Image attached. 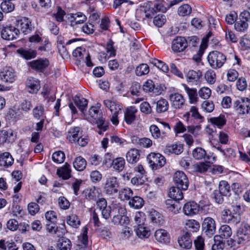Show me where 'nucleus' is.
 <instances>
[{
  "instance_id": "c756f323",
  "label": "nucleus",
  "mask_w": 250,
  "mask_h": 250,
  "mask_svg": "<svg viewBox=\"0 0 250 250\" xmlns=\"http://www.w3.org/2000/svg\"><path fill=\"white\" fill-rule=\"evenodd\" d=\"M166 205L168 211L173 214L178 213L181 208L180 204L175 200H167L166 201Z\"/></svg>"
},
{
  "instance_id": "9d476101",
  "label": "nucleus",
  "mask_w": 250,
  "mask_h": 250,
  "mask_svg": "<svg viewBox=\"0 0 250 250\" xmlns=\"http://www.w3.org/2000/svg\"><path fill=\"white\" fill-rule=\"evenodd\" d=\"M221 219L224 223L234 225H237L240 221V218L238 215H235L228 209H225L222 211Z\"/></svg>"
},
{
  "instance_id": "de8ad7c7",
  "label": "nucleus",
  "mask_w": 250,
  "mask_h": 250,
  "mask_svg": "<svg viewBox=\"0 0 250 250\" xmlns=\"http://www.w3.org/2000/svg\"><path fill=\"white\" fill-rule=\"evenodd\" d=\"M0 4V8L5 13H9L13 11L15 8V5L13 3V0H3Z\"/></svg>"
},
{
  "instance_id": "7c9ffc66",
  "label": "nucleus",
  "mask_w": 250,
  "mask_h": 250,
  "mask_svg": "<svg viewBox=\"0 0 250 250\" xmlns=\"http://www.w3.org/2000/svg\"><path fill=\"white\" fill-rule=\"evenodd\" d=\"M27 88L30 93H36L40 88V82L34 78L28 79L27 84Z\"/></svg>"
},
{
  "instance_id": "9b49d317",
  "label": "nucleus",
  "mask_w": 250,
  "mask_h": 250,
  "mask_svg": "<svg viewBox=\"0 0 250 250\" xmlns=\"http://www.w3.org/2000/svg\"><path fill=\"white\" fill-rule=\"evenodd\" d=\"M17 28L21 30L25 35L29 34L33 29L34 27L30 20L27 18H23L16 21Z\"/></svg>"
},
{
  "instance_id": "dca6fc26",
  "label": "nucleus",
  "mask_w": 250,
  "mask_h": 250,
  "mask_svg": "<svg viewBox=\"0 0 250 250\" xmlns=\"http://www.w3.org/2000/svg\"><path fill=\"white\" fill-rule=\"evenodd\" d=\"M172 105L174 108H181L185 104L183 96L178 93L171 94L169 96Z\"/></svg>"
},
{
  "instance_id": "7ed1b4c3",
  "label": "nucleus",
  "mask_w": 250,
  "mask_h": 250,
  "mask_svg": "<svg viewBox=\"0 0 250 250\" xmlns=\"http://www.w3.org/2000/svg\"><path fill=\"white\" fill-rule=\"evenodd\" d=\"M209 66L214 69L222 67L226 61V56L222 52L217 51L210 52L207 58Z\"/></svg>"
},
{
  "instance_id": "864d4df0",
  "label": "nucleus",
  "mask_w": 250,
  "mask_h": 250,
  "mask_svg": "<svg viewBox=\"0 0 250 250\" xmlns=\"http://www.w3.org/2000/svg\"><path fill=\"white\" fill-rule=\"evenodd\" d=\"M67 224L72 227L77 228L80 225V221L75 214L69 215L66 220Z\"/></svg>"
},
{
  "instance_id": "c9c22d12",
  "label": "nucleus",
  "mask_w": 250,
  "mask_h": 250,
  "mask_svg": "<svg viewBox=\"0 0 250 250\" xmlns=\"http://www.w3.org/2000/svg\"><path fill=\"white\" fill-rule=\"evenodd\" d=\"M169 107L168 102L165 99L161 98L156 103V110L158 113L167 111Z\"/></svg>"
},
{
  "instance_id": "c03bdc74",
  "label": "nucleus",
  "mask_w": 250,
  "mask_h": 250,
  "mask_svg": "<svg viewBox=\"0 0 250 250\" xmlns=\"http://www.w3.org/2000/svg\"><path fill=\"white\" fill-rule=\"evenodd\" d=\"M183 85L188 96L190 102L191 103L196 102L197 98V90L195 88H190L185 84Z\"/></svg>"
},
{
  "instance_id": "680f3d73",
  "label": "nucleus",
  "mask_w": 250,
  "mask_h": 250,
  "mask_svg": "<svg viewBox=\"0 0 250 250\" xmlns=\"http://www.w3.org/2000/svg\"><path fill=\"white\" fill-rule=\"evenodd\" d=\"M166 21V17L164 15H158L154 18L153 23L155 26L162 27Z\"/></svg>"
},
{
  "instance_id": "3c124183",
  "label": "nucleus",
  "mask_w": 250,
  "mask_h": 250,
  "mask_svg": "<svg viewBox=\"0 0 250 250\" xmlns=\"http://www.w3.org/2000/svg\"><path fill=\"white\" fill-rule=\"evenodd\" d=\"M112 211L113 215L125 216V208L120 204H114L112 205Z\"/></svg>"
},
{
  "instance_id": "b1692460",
  "label": "nucleus",
  "mask_w": 250,
  "mask_h": 250,
  "mask_svg": "<svg viewBox=\"0 0 250 250\" xmlns=\"http://www.w3.org/2000/svg\"><path fill=\"white\" fill-rule=\"evenodd\" d=\"M73 101L79 109L84 113L88 104V100L81 95H77L73 97Z\"/></svg>"
},
{
  "instance_id": "79ce46f5",
  "label": "nucleus",
  "mask_w": 250,
  "mask_h": 250,
  "mask_svg": "<svg viewBox=\"0 0 250 250\" xmlns=\"http://www.w3.org/2000/svg\"><path fill=\"white\" fill-rule=\"evenodd\" d=\"M144 201L143 199L139 196H134L129 201V205L134 208L139 209L141 208L144 205Z\"/></svg>"
},
{
  "instance_id": "e2e57ef3",
  "label": "nucleus",
  "mask_w": 250,
  "mask_h": 250,
  "mask_svg": "<svg viewBox=\"0 0 250 250\" xmlns=\"http://www.w3.org/2000/svg\"><path fill=\"white\" fill-rule=\"evenodd\" d=\"M149 131L154 139H157L161 137L160 130L157 125H151L149 126Z\"/></svg>"
},
{
  "instance_id": "bf43d9fd",
  "label": "nucleus",
  "mask_w": 250,
  "mask_h": 250,
  "mask_svg": "<svg viewBox=\"0 0 250 250\" xmlns=\"http://www.w3.org/2000/svg\"><path fill=\"white\" fill-rule=\"evenodd\" d=\"M205 78L209 84H213L216 81V74L214 70L210 69L205 74Z\"/></svg>"
},
{
  "instance_id": "774afa93",
  "label": "nucleus",
  "mask_w": 250,
  "mask_h": 250,
  "mask_svg": "<svg viewBox=\"0 0 250 250\" xmlns=\"http://www.w3.org/2000/svg\"><path fill=\"white\" fill-rule=\"evenodd\" d=\"M43 112L44 108L42 105L37 106L33 110V116L37 119H42Z\"/></svg>"
},
{
  "instance_id": "4468645a",
  "label": "nucleus",
  "mask_w": 250,
  "mask_h": 250,
  "mask_svg": "<svg viewBox=\"0 0 250 250\" xmlns=\"http://www.w3.org/2000/svg\"><path fill=\"white\" fill-rule=\"evenodd\" d=\"M200 206L195 202H189L186 203L183 208L184 214L187 216H192L198 213Z\"/></svg>"
},
{
  "instance_id": "338daca9",
  "label": "nucleus",
  "mask_w": 250,
  "mask_h": 250,
  "mask_svg": "<svg viewBox=\"0 0 250 250\" xmlns=\"http://www.w3.org/2000/svg\"><path fill=\"white\" fill-rule=\"evenodd\" d=\"M137 143L141 147H149L152 145V141L147 138H143L136 139Z\"/></svg>"
},
{
  "instance_id": "4be33fe9",
  "label": "nucleus",
  "mask_w": 250,
  "mask_h": 250,
  "mask_svg": "<svg viewBox=\"0 0 250 250\" xmlns=\"http://www.w3.org/2000/svg\"><path fill=\"white\" fill-rule=\"evenodd\" d=\"M184 118L187 121H189L191 118L198 120L200 122H202L204 119L203 117L199 113L198 108L194 106H191L189 111L184 115Z\"/></svg>"
},
{
  "instance_id": "f03ea898",
  "label": "nucleus",
  "mask_w": 250,
  "mask_h": 250,
  "mask_svg": "<svg viewBox=\"0 0 250 250\" xmlns=\"http://www.w3.org/2000/svg\"><path fill=\"white\" fill-rule=\"evenodd\" d=\"M233 108L240 116L250 114V99L241 97L233 101Z\"/></svg>"
},
{
  "instance_id": "5701e85b",
  "label": "nucleus",
  "mask_w": 250,
  "mask_h": 250,
  "mask_svg": "<svg viewBox=\"0 0 250 250\" xmlns=\"http://www.w3.org/2000/svg\"><path fill=\"white\" fill-rule=\"evenodd\" d=\"M71 169L70 165L67 163L61 167L58 168L57 174L63 180H67L71 177Z\"/></svg>"
},
{
  "instance_id": "e433bc0d",
  "label": "nucleus",
  "mask_w": 250,
  "mask_h": 250,
  "mask_svg": "<svg viewBox=\"0 0 250 250\" xmlns=\"http://www.w3.org/2000/svg\"><path fill=\"white\" fill-rule=\"evenodd\" d=\"M219 236L222 239H227L231 236L232 230L227 225H222L218 230Z\"/></svg>"
},
{
  "instance_id": "bb28decb",
  "label": "nucleus",
  "mask_w": 250,
  "mask_h": 250,
  "mask_svg": "<svg viewBox=\"0 0 250 250\" xmlns=\"http://www.w3.org/2000/svg\"><path fill=\"white\" fill-rule=\"evenodd\" d=\"M86 17L81 12L71 14L70 15V24L74 26L77 24H81L86 21Z\"/></svg>"
},
{
  "instance_id": "39448f33",
  "label": "nucleus",
  "mask_w": 250,
  "mask_h": 250,
  "mask_svg": "<svg viewBox=\"0 0 250 250\" xmlns=\"http://www.w3.org/2000/svg\"><path fill=\"white\" fill-rule=\"evenodd\" d=\"M120 183L115 176H108L104 184V191L107 195H113L118 192Z\"/></svg>"
},
{
  "instance_id": "6e6d98bb",
  "label": "nucleus",
  "mask_w": 250,
  "mask_h": 250,
  "mask_svg": "<svg viewBox=\"0 0 250 250\" xmlns=\"http://www.w3.org/2000/svg\"><path fill=\"white\" fill-rule=\"evenodd\" d=\"M248 27L249 23L244 21H241L239 20H238L234 23V28L238 32H245L248 29Z\"/></svg>"
},
{
  "instance_id": "ddd939ff",
  "label": "nucleus",
  "mask_w": 250,
  "mask_h": 250,
  "mask_svg": "<svg viewBox=\"0 0 250 250\" xmlns=\"http://www.w3.org/2000/svg\"><path fill=\"white\" fill-rule=\"evenodd\" d=\"M49 61L46 59H40L28 62L29 66L33 69L42 72L49 65Z\"/></svg>"
},
{
  "instance_id": "f8f14e48",
  "label": "nucleus",
  "mask_w": 250,
  "mask_h": 250,
  "mask_svg": "<svg viewBox=\"0 0 250 250\" xmlns=\"http://www.w3.org/2000/svg\"><path fill=\"white\" fill-rule=\"evenodd\" d=\"M0 79L4 82L12 83L15 80L16 75L14 69L5 67L0 72Z\"/></svg>"
},
{
  "instance_id": "423d86ee",
  "label": "nucleus",
  "mask_w": 250,
  "mask_h": 250,
  "mask_svg": "<svg viewBox=\"0 0 250 250\" xmlns=\"http://www.w3.org/2000/svg\"><path fill=\"white\" fill-rule=\"evenodd\" d=\"M146 160L152 169L156 170L166 164V159L160 153H151L147 156Z\"/></svg>"
},
{
  "instance_id": "4c0bfd02",
  "label": "nucleus",
  "mask_w": 250,
  "mask_h": 250,
  "mask_svg": "<svg viewBox=\"0 0 250 250\" xmlns=\"http://www.w3.org/2000/svg\"><path fill=\"white\" fill-rule=\"evenodd\" d=\"M136 235L141 238H147L150 235V230L144 225L139 227L134 226Z\"/></svg>"
},
{
  "instance_id": "0e129e2a",
  "label": "nucleus",
  "mask_w": 250,
  "mask_h": 250,
  "mask_svg": "<svg viewBox=\"0 0 250 250\" xmlns=\"http://www.w3.org/2000/svg\"><path fill=\"white\" fill-rule=\"evenodd\" d=\"M202 108L207 112H211L214 109V105L212 101H205L202 104Z\"/></svg>"
},
{
  "instance_id": "a878e982",
  "label": "nucleus",
  "mask_w": 250,
  "mask_h": 250,
  "mask_svg": "<svg viewBox=\"0 0 250 250\" xmlns=\"http://www.w3.org/2000/svg\"><path fill=\"white\" fill-rule=\"evenodd\" d=\"M139 150L136 148L130 149L126 154V161L130 164L136 163L140 159Z\"/></svg>"
},
{
  "instance_id": "5fc2aeb1",
  "label": "nucleus",
  "mask_w": 250,
  "mask_h": 250,
  "mask_svg": "<svg viewBox=\"0 0 250 250\" xmlns=\"http://www.w3.org/2000/svg\"><path fill=\"white\" fill-rule=\"evenodd\" d=\"M65 158V154L62 151H56L53 153L52 156L53 161L58 164L63 163Z\"/></svg>"
},
{
  "instance_id": "f257e3e1",
  "label": "nucleus",
  "mask_w": 250,
  "mask_h": 250,
  "mask_svg": "<svg viewBox=\"0 0 250 250\" xmlns=\"http://www.w3.org/2000/svg\"><path fill=\"white\" fill-rule=\"evenodd\" d=\"M88 118H91L94 122L97 124L99 130L97 131L99 134H102L106 131L108 128V124L102 118V112L100 108L97 106H91L88 110Z\"/></svg>"
},
{
  "instance_id": "8fccbe9b",
  "label": "nucleus",
  "mask_w": 250,
  "mask_h": 250,
  "mask_svg": "<svg viewBox=\"0 0 250 250\" xmlns=\"http://www.w3.org/2000/svg\"><path fill=\"white\" fill-rule=\"evenodd\" d=\"M169 4H167L164 1L161 0H158L157 2L154 4V7L155 12H166L168 8H170Z\"/></svg>"
},
{
  "instance_id": "f704fd0d",
  "label": "nucleus",
  "mask_w": 250,
  "mask_h": 250,
  "mask_svg": "<svg viewBox=\"0 0 250 250\" xmlns=\"http://www.w3.org/2000/svg\"><path fill=\"white\" fill-rule=\"evenodd\" d=\"M86 164L87 163L86 160L82 156L76 157L73 163L74 168L77 170L80 171H83L85 169Z\"/></svg>"
},
{
  "instance_id": "49530a36",
  "label": "nucleus",
  "mask_w": 250,
  "mask_h": 250,
  "mask_svg": "<svg viewBox=\"0 0 250 250\" xmlns=\"http://www.w3.org/2000/svg\"><path fill=\"white\" fill-rule=\"evenodd\" d=\"M112 222L115 225L125 226L128 223V219L126 216L113 215Z\"/></svg>"
},
{
  "instance_id": "37998d69",
  "label": "nucleus",
  "mask_w": 250,
  "mask_h": 250,
  "mask_svg": "<svg viewBox=\"0 0 250 250\" xmlns=\"http://www.w3.org/2000/svg\"><path fill=\"white\" fill-rule=\"evenodd\" d=\"M209 120L212 125L219 127L224 126L226 123V119L224 115H220L217 117L210 118Z\"/></svg>"
},
{
  "instance_id": "6ab92c4d",
  "label": "nucleus",
  "mask_w": 250,
  "mask_h": 250,
  "mask_svg": "<svg viewBox=\"0 0 250 250\" xmlns=\"http://www.w3.org/2000/svg\"><path fill=\"white\" fill-rule=\"evenodd\" d=\"M82 134L81 128L78 126L71 127L67 132L66 138L71 143H76Z\"/></svg>"
},
{
  "instance_id": "393cba45",
  "label": "nucleus",
  "mask_w": 250,
  "mask_h": 250,
  "mask_svg": "<svg viewBox=\"0 0 250 250\" xmlns=\"http://www.w3.org/2000/svg\"><path fill=\"white\" fill-rule=\"evenodd\" d=\"M178 243L180 247L189 249L192 246V240L189 232H185L180 238L178 239Z\"/></svg>"
},
{
  "instance_id": "aec40b11",
  "label": "nucleus",
  "mask_w": 250,
  "mask_h": 250,
  "mask_svg": "<svg viewBox=\"0 0 250 250\" xmlns=\"http://www.w3.org/2000/svg\"><path fill=\"white\" fill-rule=\"evenodd\" d=\"M202 77V73L200 70H189L186 74L188 82L197 84Z\"/></svg>"
},
{
  "instance_id": "c85d7f7f",
  "label": "nucleus",
  "mask_w": 250,
  "mask_h": 250,
  "mask_svg": "<svg viewBox=\"0 0 250 250\" xmlns=\"http://www.w3.org/2000/svg\"><path fill=\"white\" fill-rule=\"evenodd\" d=\"M181 188L173 187L169 189L168 195L171 198V200L178 201L182 200L183 198V194L181 191Z\"/></svg>"
},
{
  "instance_id": "2eb2a0df",
  "label": "nucleus",
  "mask_w": 250,
  "mask_h": 250,
  "mask_svg": "<svg viewBox=\"0 0 250 250\" xmlns=\"http://www.w3.org/2000/svg\"><path fill=\"white\" fill-rule=\"evenodd\" d=\"M187 47V43L184 37H177L172 42V48L174 52H182L184 51Z\"/></svg>"
},
{
  "instance_id": "a211bd4d",
  "label": "nucleus",
  "mask_w": 250,
  "mask_h": 250,
  "mask_svg": "<svg viewBox=\"0 0 250 250\" xmlns=\"http://www.w3.org/2000/svg\"><path fill=\"white\" fill-rule=\"evenodd\" d=\"M137 112V109L133 106L126 109L124 114V120L127 124L130 125L135 120L136 114Z\"/></svg>"
},
{
  "instance_id": "09e8293b",
  "label": "nucleus",
  "mask_w": 250,
  "mask_h": 250,
  "mask_svg": "<svg viewBox=\"0 0 250 250\" xmlns=\"http://www.w3.org/2000/svg\"><path fill=\"white\" fill-rule=\"evenodd\" d=\"M149 72V67L146 63H141L138 65L135 70L137 76H142L147 74Z\"/></svg>"
},
{
  "instance_id": "2f4dec72",
  "label": "nucleus",
  "mask_w": 250,
  "mask_h": 250,
  "mask_svg": "<svg viewBox=\"0 0 250 250\" xmlns=\"http://www.w3.org/2000/svg\"><path fill=\"white\" fill-rule=\"evenodd\" d=\"M150 219L151 222L158 225L164 224V220L163 216L155 210H151L149 214Z\"/></svg>"
},
{
  "instance_id": "cd10ccee",
  "label": "nucleus",
  "mask_w": 250,
  "mask_h": 250,
  "mask_svg": "<svg viewBox=\"0 0 250 250\" xmlns=\"http://www.w3.org/2000/svg\"><path fill=\"white\" fill-rule=\"evenodd\" d=\"M14 159L10 153L5 152L0 154V166L8 167L13 164Z\"/></svg>"
},
{
  "instance_id": "6e6552de",
  "label": "nucleus",
  "mask_w": 250,
  "mask_h": 250,
  "mask_svg": "<svg viewBox=\"0 0 250 250\" xmlns=\"http://www.w3.org/2000/svg\"><path fill=\"white\" fill-rule=\"evenodd\" d=\"M20 31L16 27L10 25L4 27L1 31V36L6 40H13L19 37Z\"/></svg>"
},
{
  "instance_id": "473e14b6",
  "label": "nucleus",
  "mask_w": 250,
  "mask_h": 250,
  "mask_svg": "<svg viewBox=\"0 0 250 250\" xmlns=\"http://www.w3.org/2000/svg\"><path fill=\"white\" fill-rule=\"evenodd\" d=\"M104 104L110 110L111 114L119 113L121 110V107L119 104L110 100H104Z\"/></svg>"
},
{
  "instance_id": "20e7f679",
  "label": "nucleus",
  "mask_w": 250,
  "mask_h": 250,
  "mask_svg": "<svg viewBox=\"0 0 250 250\" xmlns=\"http://www.w3.org/2000/svg\"><path fill=\"white\" fill-rule=\"evenodd\" d=\"M216 227L215 221L210 217H207L204 218L202 223V234L208 238H213V241H215V237L214 236L216 232Z\"/></svg>"
},
{
  "instance_id": "a18cd8bd",
  "label": "nucleus",
  "mask_w": 250,
  "mask_h": 250,
  "mask_svg": "<svg viewBox=\"0 0 250 250\" xmlns=\"http://www.w3.org/2000/svg\"><path fill=\"white\" fill-rule=\"evenodd\" d=\"M218 190L223 195L229 196L230 194L229 185L226 181H221L220 182Z\"/></svg>"
},
{
  "instance_id": "052dcab7",
  "label": "nucleus",
  "mask_w": 250,
  "mask_h": 250,
  "mask_svg": "<svg viewBox=\"0 0 250 250\" xmlns=\"http://www.w3.org/2000/svg\"><path fill=\"white\" fill-rule=\"evenodd\" d=\"M85 197L88 200H96L97 192L95 188H88L84 190Z\"/></svg>"
},
{
  "instance_id": "58836bf2",
  "label": "nucleus",
  "mask_w": 250,
  "mask_h": 250,
  "mask_svg": "<svg viewBox=\"0 0 250 250\" xmlns=\"http://www.w3.org/2000/svg\"><path fill=\"white\" fill-rule=\"evenodd\" d=\"M133 195L132 190L128 188L121 189L119 192V197L122 201L130 200V198L133 197Z\"/></svg>"
},
{
  "instance_id": "0eeeda50",
  "label": "nucleus",
  "mask_w": 250,
  "mask_h": 250,
  "mask_svg": "<svg viewBox=\"0 0 250 250\" xmlns=\"http://www.w3.org/2000/svg\"><path fill=\"white\" fill-rule=\"evenodd\" d=\"M237 243L244 245L250 239V227L247 224H241L236 231Z\"/></svg>"
},
{
  "instance_id": "412c9836",
  "label": "nucleus",
  "mask_w": 250,
  "mask_h": 250,
  "mask_svg": "<svg viewBox=\"0 0 250 250\" xmlns=\"http://www.w3.org/2000/svg\"><path fill=\"white\" fill-rule=\"evenodd\" d=\"M154 237L160 243H168L170 242V235L168 232L164 229H158L156 230Z\"/></svg>"
},
{
  "instance_id": "a19ab883",
  "label": "nucleus",
  "mask_w": 250,
  "mask_h": 250,
  "mask_svg": "<svg viewBox=\"0 0 250 250\" xmlns=\"http://www.w3.org/2000/svg\"><path fill=\"white\" fill-rule=\"evenodd\" d=\"M125 165V161L122 157L117 158L112 161L113 168L118 172L122 171L124 169Z\"/></svg>"
},
{
  "instance_id": "13d9d810",
  "label": "nucleus",
  "mask_w": 250,
  "mask_h": 250,
  "mask_svg": "<svg viewBox=\"0 0 250 250\" xmlns=\"http://www.w3.org/2000/svg\"><path fill=\"white\" fill-rule=\"evenodd\" d=\"M60 250H70L71 248V242L70 240L66 238H62L59 244Z\"/></svg>"
},
{
  "instance_id": "603ef678",
  "label": "nucleus",
  "mask_w": 250,
  "mask_h": 250,
  "mask_svg": "<svg viewBox=\"0 0 250 250\" xmlns=\"http://www.w3.org/2000/svg\"><path fill=\"white\" fill-rule=\"evenodd\" d=\"M206 155V151L200 147L195 148L192 151V156L196 160H201L204 158Z\"/></svg>"
},
{
  "instance_id": "f3484780",
  "label": "nucleus",
  "mask_w": 250,
  "mask_h": 250,
  "mask_svg": "<svg viewBox=\"0 0 250 250\" xmlns=\"http://www.w3.org/2000/svg\"><path fill=\"white\" fill-rule=\"evenodd\" d=\"M183 144L180 142H176L174 144L167 145L165 152L168 154L171 153L179 155L183 152Z\"/></svg>"
},
{
  "instance_id": "69168bd1",
  "label": "nucleus",
  "mask_w": 250,
  "mask_h": 250,
  "mask_svg": "<svg viewBox=\"0 0 250 250\" xmlns=\"http://www.w3.org/2000/svg\"><path fill=\"white\" fill-rule=\"evenodd\" d=\"M153 63L154 65H155L165 73H167L169 71L168 65L161 61L156 59L154 60L153 62Z\"/></svg>"
},
{
  "instance_id": "4d7b16f0",
  "label": "nucleus",
  "mask_w": 250,
  "mask_h": 250,
  "mask_svg": "<svg viewBox=\"0 0 250 250\" xmlns=\"http://www.w3.org/2000/svg\"><path fill=\"white\" fill-rule=\"evenodd\" d=\"M191 12V8L188 4H185L180 6L178 9V13L180 16L189 15Z\"/></svg>"
},
{
  "instance_id": "1a4fd4ad",
  "label": "nucleus",
  "mask_w": 250,
  "mask_h": 250,
  "mask_svg": "<svg viewBox=\"0 0 250 250\" xmlns=\"http://www.w3.org/2000/svg\"><path fill=\"white\" fill-rule=\"evenodd\" d=\"M173 179L177 187L181 188L182 190H186L188 187L189 182L187 175L181 171L176 172Z\"/></svg>"
},
{
  "instance_id": "ea45409f",
  "label": "nucleus",
  "mask_w": 250,
  "mask_h": 250,
  "mask_svg": "<svg viewBox=\"0 0 250 250\" xmlns=\"http://www.w3.org/2000/svg\"><path fill=\"white\" fill-rule=\"evenodd\" d=\"M17 52L22 57L26 60H30L36 56V52L32 50H26L23 48H20L17 50Z\"/></svg>"
},
{
  "instance_id": "72a5a7b5",
  "label": "nucleus",
  "mask_w": 250,
  "mask_h": 250,
  "mask_svg": "<svg viewBox=\"0 0 250 250\" xmlns=\"http://www.w3.org/2000/svg\"><path fill=\"white\" fill-rule=\"evenodd\" d=\"M200 228L199 223L195 220H189L186 224L185 229L187 231L189 232L190 235L191 232L197 231Z\"/></svg>"
}]
</instances>
